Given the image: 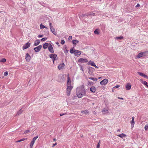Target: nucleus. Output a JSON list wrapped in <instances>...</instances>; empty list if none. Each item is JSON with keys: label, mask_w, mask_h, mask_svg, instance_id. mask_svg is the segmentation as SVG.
<instances>
[{"label": "nucleus", "mask_w": 148, "mask_h": 148, "mask_svg": "<svg viewBox=\"0 0 148 148\" xmlns=\"http://www.w3.org/2000/svg\"><path fill=\"white\" fill-rule=\"evenodd\" d=\"M76 94L79 98H82L86 94V92L84 88L82 87H78L76 89Z\"/></svg>", "instance_id": "f03ea898"}, {"label": "nucleus", "mask_w": 148, "mask_h": 148, "mask_svg": "<svg viewBox=\"0 0 148 148\" xmlns=\"http://www.w3.org/2000/svg\"><path fill=\"white\" fill-rule=\"evenodd\" d=\"M57 56V55L56 54H51L49 56V57L50 58H53V63H54V62L55 60V59Z\"/></svg>", "instance_id": "9d476101"}, {"label": "nucleus", "mask_w": 148, "mask_h": 148, "mask_svg": "<svg viewBox=\"0 0 148 148\" xmlns=\"http://www.w3.org/2000/svg\"><path fill=\"white\" fill-rule=\"evenodd\" d=\"M25 57V59L26 61L28 62L31 59V57L28 53L26 54Z\"/></svg>", "instance_id": "4468645a"}, {"label": "nucleus", "mask_w": 148, "mask_h": 148, "mask_svg": "<svg viewBox=\"0 0 148 148\" xmlns=\"http://www.w3.org/2000/svg\"><path fill=\"white\" fill-rule=\"evenodd\" d=\"M134 121H131V124L132 128H133L134 127Z\"/></svg>", "instance_id": "393cba45"}, {"label": "nucleus", "mask_w": 148, "mask_h": 148, "mask_svg": "<svg viewBox=\"0 0 148 148\" xmlns=\"http://www.w3.org/2000/svg\"><path fill=\"white\" fill-rule=\"evenodd\" d=\"M147 82L145 81H144L143 82V84L146 86L147 85Z\"/></svg>", "instance_id": "58836bf2"}, {"label": "nucleus", "mask_w": 148, "mask_h": 148, "mask_svg": "<svg viewBox=\"0 0 148 148\" xmlns=\"http://www.w3.org/2000/svg\"><path fill=\"white\" fill-rule=\"evenodd\" d=\"M118 98L119 99H121V100H123V98H121V97H118Z\"/></svg>", "instance_id": "3c124183"}, {"label": "nucleus", "mask_w": 148, "mask_h": 148, "mask_svg": "<svg viewBox=\"0 0 148 148\" xmlns=\"http://www.w3.org/2000/svg\"><path fill=\"white\" fill-rule=\"evenodd\" d=\"M68 50H66L65 51H64V52L65 53H66L68 52Z\"/></svg>", "instance_id": "8fccbe9b"}, {"label": "nucleus", "mask_w": 148, "mask_h": 148, "mask_svg": "<svg viewBox=\"0 0 148 148\" xmlns=\"http://www.w3.org/2000/svg\"><path fill=\"white\" fill-rule=\"evenodd\" d=\"M49 45V44L47 43L44 44L43 46V47L44 49H45L47 48Z\"/></svg>", "instance_id": "4be33fe9"}, {"label": "nucleus", "mask_w": 148, "mask_h": 148, "mask_svg": "<svg viewBox=\"0 0 148 148\" xmlns=\"http://www.w3.org/2000/svg\"><path fill=\"white\" fill-rule=\"evenodd\" d=\"M94 33L95 34H99V33L98 32V31L97 29H96L95 31H94Z\"/></svg>", "instance_id": "72a5a7b5"}, {"label": "nucleus", "mask_w": 148, "mask_h": 148, "mask_svg": "<svg viewBox=\"0 0 148 148\" xmlns=\"http://www.w3.org/2000/svg\"><path fill=\"white\" fill-rule=\"evenodd\" d=\"M49 24L50 29L52 28L53 27H52V23H49Z\"/></svg>", "instance_id": "c03bdc74"}, {"label": "nucleus", "mask_w": 148, "mask_h": 148, "mask_svg": "<svg viewBox=\"0 0 148 148\" xmlns=\"http://www.w3.org/2000/svg\"><path fill=\"white\" fill-rule=\"evenodd\" d=\"M115 38L117 40H121L123 38V37L122 36L120 37H116Z\"/></svg>", "instance_id": "bb28decb"}, {"label": "nucleus", "mask_w": 148, "mask_h": 148, "mask_svg": "<svg viewBox=\"0 0 148 148\" xmlns=\"http://www.w3.org/2000/svg\"><path fill=\"white\" fill-rule=\"evenodd\" d=\"M89 79H90L93 80V81H97V79L96 78H93V77H89Z\"/></svg>", "instance_id": "7c9ffc66"}, {"label": "nucleus", "mask_w": 148, "mask_h": 148, "mask_svg": "<svg viewBox=\"0 0 148 148\" xmlns=\"http://www.w3.org/2000/svg\"><path fill=\"white\" fill-rule=\"evenodd\" d=\"M140 82L142 83V84H143V82H144V81H143V80L142 79H140Z\"/></svg>", "instance_id": "603ef678"}, {"label": "nucleus", "mask_w": 148, "mask_h": 148, "mask_svg": "<svg viewBox=\"0 0 148 148\" xmlns=\"http://www.w3.org/2000/svg\"><path fill=\"white\" fill-rule=\"evenodd\" d=\"M45 28H46V27H45L44 25H43L42 24H41L40 25V29H44Z\"/></svg>", "instance_id": "2f4dec72"}, {"label": "nucleus", "mask_w": 148, "mask_h": 148, "mask_svg": "<svg viewBox=\"0 0 148 148\" xmlns=\"http://www.w3.org/2000/svg\"><path fill=\"white\" fill-rule=\"evenodd\" d=\"M137 73L138 74L140 75L143 76L144 77L146 78H148V77L147 76L143 73H142L140 72H138Z\"/></svg>", "instance_id": "2eb2a0df"}, {"label": "nucleus", "mask_w": 148, "mask_h": 148, "mask_svg": "<svg viewBox=\"0 0 148 148\" xmlns=\"http://www.w3.org/2000/svg\"><path fill=\"white\" fill-rule=\"evenodd\" d=\"M27 139V138H23L21 139H20L19 140H18L16 141V142H20L21 141H24L25 140H26Z\"/></svg>", "instance_id": "cd10ccee"}, {"label": "nucleus", "mask_w": 148, "mask_h": 148, "mask_svg": "<svg viewBox=\"0 0 148 148\" xmlns=\"http://www.w3.org/2000/svg\"><path fill=\"white\" fill-rule=\"evenodd\" d=\"M148 129V124H147L145 126V130H147Z\"/></svg>", "instance_id": "c9c22d12"}, {"label": "nucleus", "mask_w": 148, "mask_h": 148, "mask_svg": "<svg viewBox=\"0 0 148 148\" xmlns=\"http://www.w3.org/2000/svg\"><path fill=\"white\" fill-rule=\"evenodd\" d=\"M88 61V60L87 59L83 58H79L77 61L78 62L81 63L87 62Z\"/></svg>", "instance_id": "20e7f679"}, {"label": "nucleus", "mask_w": 148, "mask_h": 148, "mask_svg": "<svg viewBox=\"0 0 148 148\" xmlns=\"http://www.w3.org/2000/svg\"><path fill=\"white\" fill-rule=\"evenodd\" d=\"M38 137V136H35L34 137L33 139H32V142L34 143V142H35V141L37 139V138Z\"/></svg>", "instance_id": "a878e982"}, {"label": "nucleus", "mask_w": 148, "mask_h": 148, "mask_svg": "<svg viewBox=\"0 0 148 148\" xmlns=\"http://www.w3.org/2000/svg\"><path fill=\"white\" fill-rule=\"evenodd\" d=\"M50 29L51 30L52 32L54 34H55V35H56V31H55V29L54 28H53V27L51 28Z\"/></svg>", "instance_id": "5701e85b"}, {"label": "nucleus", "mask_w": 148, "mask_h": 148, "mask_svg": "<svg viewBox=\"0 0 148 148\" xmlns=\"http://www.w3.org/2000/svg\"><path fill=\"white\" fill-rule=\"evenodd\" d=\"M81 51L78 50H75L74 55L77 57L79 56L81 53Z\"/></svg>", "instance_id": "1a4fd4ad"}, {"label": "nucleus", "mask_w": 148, "mask_h": 148, "mask_svg": "<svg viewBox=\"0 0 148 148\" xmlns=\"http://www.w3.org/2000/svg\"><path fill=\"white\" fill-rule=\"evenodd\" d=\"M134 120V117H132V120Z\"/></svg>", "instance_id": "13d9d810"}, {"label": "nucleus", "mask_w": 148, "mask_h": 148, "mask_svg": "<svg viewBox=\"0 0 148 148\" xmlns=\"http://www.w3.org/2000/svg\"><path fill=\"white\" fill-rule=\"evenodd\" d=\"M75 50H74L73 49H71L70 50V52L71 53H75Z\"/></svg>", "instance_id": "c85d7f7f"}, {"label": "nucleus", "mask_w": 148, "mask_h": 148, "mask_svg": "<svg viewBox=\"0 0 148 148\" xmlns=\"http://www.w3.org/2000/svg\"><path fill=\"white\" fill-rule=\"evenodd\" d=\"M30 46V44L29 42H27L25 43V44L23 46V50H24L26 49L29 47Z\"/></svg>", "instance_id": "39448f33"}, {"label": "nucleus", "mask_w": 148, "mask_h": 148, "mask_svg": "<svg viewBox=\"0 0 148 148\" xmlns=\"http://www.w3.org/2000/svg\"><path fill=\"white\" fill-rule=\"evenodd\" d=\"M6 60L5 58H3L0 60V62H6Z\"/></svg>", "instance_id": "f704fd0d"}, {"label": "nucleus", "mask_w": 148, "mask_h": 148, "mask_svg": "<svg viewBox=\"0 0 148 148\" xmlns=\"http://www.w3.org/2000/svg\"><path fill=\"white\" fill-rule=\"evenodd\" d=\"M30 130H26L25 131L23 134H27L29 132H30Z\"/></svg>", "instance_id": "c756f323"}, {"label": "nucleus", "mask_w": 148, "mask_h": 148, "mask_svg": "<svg viewBox=\"0 0 148 148\" xmlns=\"http://www.w3.org/2000/svg\"><path fill=\"white\" fill-rule=\"evenodd\" d=\"M47 39V38L46 37L44 38H42L41 39V40L42 41H44L46 40Z\"/></svg>", "instance_id": "e433bc0d"}, {"label": "nucleus", "mask_w": 148, "mask_h": 148, "mask_svg": "<svg viewBox=\"0 0 148 148\" xmlns=\"http://www.w3.org/2000/svg\"><path fill=\"white\" fill-rule=\"evenodd\" d=\"M48 49L49 51L52 53H54V51L53 47L51 45L49 46Z\"/></svg>", "instance_id": "ddd939ff"}, {"label": "nucleus", "mask_w": 148, "mask_h": 148, "mask_svg": "<svg viewBox=\"0 0 148 148\" xmlns=\"http://www.w3.org/2000/svg\"><path fill=\"white\" fill-rule=\"evenodd\" d=\"M140 6V5L138 3L137 5L135 7L136 8L139 7Z\"/></svg>", "instance_id": "49530a36"}, {"label": "nucleus", "mask_w": 148, "mask_h": 148, "mask_svg": "<svg viewBox=\"0 0 148 148\" xmlns=\"http://www.w3.org/2000/svg\"><path fill=\"white\" fill-rule=\"evenodd\" d=\"M3 75H4V76H7L8 75V72H7V71L5 72L4 73V74Z\"/></svg>", "instance_id": "4c0bfd02"}, {"label": "nucleus", "mask_w": 148, "mask_h": 148, "mask_svg": "<svg viewBox=\"0 0 148 148\" xmlns=\"http://www.w3.org/2000/svg\"><path fill=\"white\" fill-rule=\"evenodd\" d=\"M147 52L146 51L141 52L138 54L137 57L138 58H139L143 56H145L147 55Z\"/></svg>", "instance_id": "7ed1b4c3"}, {"label": "nucleus", "mask_w": 148, "mask_h": 148, "mask_svg": "<svg viewBox=\"0 0 148 148\" xmlns=\"http://www.w3.org/2000/svg\"><path fill=\"white\" fill-rule=\"evenodd\" d=\"M80 68L81 70L82 71H84V69L82 66H80Z\"/></svg>", "instance_id": "a18cd8bd"}, {"label": "nucleus", "mask_w": 148, "mask_h": 148, "mask_svg": "<svg viewBox=\"0 0 148 148\" xmlns=\"http://www.w3.org/2000/svg\"><path fill=\"white\" fill-rule=\"evenodd\" d=\"M95 13H93V14H93V15H95Z\"/></svg>", "instance_id": "052dcab7"}, {"label": "nucleus", "mask_w": 148, "mask_h": 148, "mask_svg": "<svg viewBox=\"0 0 148 148\" xmlns=\"http://www.w3.org/2000/svg\"><path fill=\"white\" fill-rule=\"evenodd\" d=\"M56 145H57V143H56L55 144H53L52 147H54V146H56Z\"/></svg>", "instance_id": "de8ad7c7"}, {"label": "nucleus", "mask_w": 148, "mask_h": 148, "mask_svg": "<svg viewBox=\"0 0 148 148\" xmlns=\"http://www.w3.org/2000/svg\"><path fill=\"white\" fill-rule=\"evenodd\" d=\"M56 43L57 45H58L59 44V42H56Z\"/></svg>", "instance_id": "6e6d98bb"}, {"label": "nucleus", "mask_w": 148, "mask_h": 148, "mask_svg": "<svg viewBox=\"0 0 148 148\" xmlns=\"http://www.w3.org/2000/svg\"><path fill=\"white\" fill-rule=\"evenodd\" d=\"M53 140L54 141H56V139L55 138H53Z\"/></svg>", "instance_id": "5fc2aeb1"}, {"label": "nucleus", "mask_w": 148, "mask_h": 148, "mask_svg": "<svg viewBox=\"0 0 148 148\" xmlns=\"http://www.w3.org/2000/svg\"><path fill=\"white\" fill-rule=\"evenodd\" d=\"M40 43V40H36L34 43V46L38 45Z\"/></svg>", "instance_id": "6ab92c4d"}, {"label": "nucleus", "mask_w": 148, "mask_h": 148, "mask_svg": "<svg viewBox=\"0 0 148 148\" xmlns=\"http://www.w3.org/2000/svg\"><path fill=\"white\" fill-rule=\"evenodd\" d=\"M120 86L119 85H116L114 87V88H118Z\"/></svg>", "instance_id": "79ce46f5"}, {"label": "nucleus", "mask_w": 148, "mask_h": 148, "mask_svg": "<svg viewBox=\"0 0 148 148\" xmlns=\"http://www.w3.org/2000/svg\"><path fill=\"white\" fill-rule=\"evenodd\" d=\"M108 108H103L102 111L103 114H107L108 113Z\"/></svg>", "instance_id": "f8f14e48"}, {"label": "nucleus", "mask_w": 148, "mask_h": 148, "mask_svg": "<svg viewBox=\"0 0 148 148\" xmlns=\"http://www.w3.org/2000/svg\"><path fill=\"white\" fill-rule=\"evenodd\" d=\"M125 87L126 90H130L131 88V84L129 83H127L126 84Z\"/></svg>", "instance_id": "dca6fc26"}, {"label": "nucleus", "mask_w": 148, "mask_h": 148, "mask_svg": "<svg viewBox=\"0 0 148 148\" xmlns=\"http://www.w3.org/2000/svg\"><path fill=\"white\" fill-rule=\"evenodd\" d=\"M120 129H118V130H117V131L118 132H119L120 131Z\"/></svg>", "instance_id": "4d7b16f0"}, {"label": "nucleus", "mask_w": 148, "mask_h": 148, "mask_svg": "<svg viewBox=\"0 0 148 148\" xmlns=\"http://www.w3.org/2000/svg\"><path fill=\"white\" fill-rule=\"evenodd\" d=\"M90 90L93 92H95L96 91V88L94 86H92L90 88Z\"/></svg>", "instance_id": "f3484780"}, {"label": "nucleus", "mask_w": 148, "mask_h": 148, "mask_svg": "<svg viewBox=\"0 0 148 148\" xmlns=\"http://www.w3.org/2000/svg\"><path fill=\"white\" fill-rule=\"evenodd\" d=\"M88 64H90L91 66H93L95 67L97 69H98L99 67L95 65V64L91 60H90L88 63Z\"/></svg>", "instance_id": "0eeeda50"}, {"label": "nucleus", "mask_w": 148, "mask_h": 148, "mask_svg": "<svg viewBox=\"0 0 148 148\" xmlns=\"http://www.w3.org/2000/svg\"><path fill=\"white\" fill-rule=\"evenodd\" d=\"M65 43V41L64 40H61L60 43L62 45H63Z\"/></svg>", "instance_id": "ea45409f"}, {"label": "nucleus", "mask_w": 148, "mask_h": 148, "mask_svg": "<svg viewBox=\"0 0 148 148\" xmlns=\"http://www.w3.org/2000/svg\"><path fill=\"white\" fill-rule=\"evenodd\" d=\"M66 86V95L67 96H69L70 95L71 92L73 88V86H71V82L69 74H68Z\"/></svg>", "instance_id": "f257e3e1"}, {"label": "nucleus", "mask_w": 148, "mask_h": 148, "mask_svg": "<svg viewBox=\"0 0 148 148\" xmlns=\"http://www.w3.org/2000/svg\"><path fill=\"white\" fill-rule=\"evenodd\" d=\"M79 42V41L77 40H73L72 41V43L74 45H76Z\"/></svg>", "instance_id": "412c9836"}, {"label": "nucleus", "mask_w": 148, "mask_h": 148, "mask_svg": "<svg viewBox=\"0 0 148 148\" xmlns=\"http://www.w3.org/2000/svg\"><path fill=\"white\" fill-rule=\"evenodd\" d=\"M81 112L83 114H89V112L87 110H82L81 111Z\"/></svg>", "instance_id": "a211bd4d"}, {"label": "nucleus", "mask_w": 148, "mask_h": 148, "mask_svg": "<svg viewBox=\"0 0 148 148\" xmlns=\"http://www.w3.org/2000/svg\"><path fill=\"white\" fill-rule=\"evenodd\" d=\"M72 36H69V40H71L72 39Z\"/></svg>", "instance_id": "37998d69"}, {"label": "nucleus", "mask_w": 148, "mask_h": 148, "mask_svg": "<svg viewBox=\"0 0 148 148\" xmlns=\"http://www.w3.org/2000/svg\"><path fill=\"white\" fill-rule=\"evenodd\" d=\"M100 140H99V143L97 144V148H99Z\"/></svg>", "instance_id": "a19ab883"}, {"label": "nucleus", "mask_w": 148, "mask_h": 148, "mask_svg": "<svg viewBox=\"0 0 148 148\" xmlns=\"http://www.w3.org/2000/svg\"><path fill=\"white\" fill-rule=\"evenodd\" d=\"M117 136L121 138H123L126 136V135L123 133H122L121 134H119Z\"/></svg>", "instance_id": "aec40b11"}, {"label": "nucleus", "mask_w": 148, "mask_h": 148, "mask_svg": "<svg viewBox=\"0 0 148 148\" xmlns=\"http://www.w3.org/2000/svg\"><path fill=\"white\" fill-rule=\"evenodd\" d=\"M108 79H105L100 82V84L101 85H105L108 83Z\"/></svg>", "instance_id": "423d86ee"}, {"label": "nucleus", "mask_w": 148, "mask_h": 148, "mask_svg": "<svg viewBox=\"0 0 148 148\" xmlns=\"http://www.w3.org/2000/svg\"><path fill=\"white\" fill-rule=\"evenodd\" d=\"M34 143H33L32 141L30 143V148H32L33 146V145L34 144Z\"/></svg>", "instance_id": "473e14b6"}, {"label": "nucleus", "mask_w": 148, "mask_h": 148, "mask_svg": "<svg viewBox=\"0 0 148 148\" xmlns=\"http://www.w3.org/2000/svg\"><path fill=\"white\" fill-rule=\"evenodd\" d=\"M101 77H98V79H100L101 78Z\"/></svg>", "instance_id": "bf43d9fd"}, {"label": "nucleus", "mask_w": 148, "mask_h": 148, "mask_svg": "<svg viewBox=\"0 0 148 148\" xmlns=\"http://www.w3.org/2000/svg\"><path fill=\"white\" fill-rule=\"evenodd\" d=\"M146 86L148 88V85H147V86Z\"/></svg>", "instance_id": "680f3d73"}, {"label": "nucleus", "mask_w": 148, "mask_h": 148, "mask_svg": "<svg viewBox=\"0 0 148 148\" xmlns=\"http://www.w3.org/2000/svg\"><path fill=\"white\" fill-rule=\"evenodd\" d=\"M65 66L64 64V63H62L60 64L58 66V68L59 70H61L63 69Z\"/></svg>", "instance_id": "9b49d317"}, {"label": "nucleus", "mask_w": 148, "mask_h": 148, "mask_svg": "<svg viewBox=\"0 0 148 148\" xmlns=\"http://www.w3.org/2000/svg\"><path fill=\"white\" fill-rule=\"evenodd\" d=\"M23 110L21 109H20L18 111L16 114V115H18L21 114L23 112Z\"/></svg>", "instance_id": "b1692460"}, {"label": "nucleus", "mask_w": 148, "mask_h": 148, "mask_svg": "<svg viewBox=\"0 0 148 148\" xmlns=\"http://www.w3.org/2000/svg\"><path fill=\"white\" fill-rule=\"evenodd\" d=\"M43 35H39L38 36V37H39V38H40V37H43Z\"/></svg>", "instance_id": "09e8293b"}, {"label": "nucleus", "mask_w": 148, "mask_h": 148, "mask_svg": "<svg viewBox=\"0 0 148 148\" xmlns=\"http://www.w3.org/2000/svg\"><path fill=\"white\" fill-rule=\"evenodd\" d=\"M65 114H60V116H62L64 115Z\"/></svg>", "instance_id": "864d4df0"}, {"label": "nucleus", "mask_w": 148, "mask_h": 148, "mask_svg": "<svg viewBox=\"0 0 148 148\" xmlns=\"http://www.w3.org/2000/svg\"><path fill=\"white\" fill-rule=\"evenodd\" d=\"M41 47L42 46L41 45H40L38 46L35 47L34 49L35 52H38L40 50Z\"/></svg>", "instance_id": "6e6552de"}]
</instances>
